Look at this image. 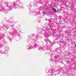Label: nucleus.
<instances>
[{"instance_id": "nucleus-1", "label": "nucleus", "mask_w": 76, "mask_h": 76, "mask_svg": "<svg viewBox=\"0 0 76 76\" xmlns=\"http://www.w3.org/2000/svg\"><path fill=\"white\" fill-rule=\"evenodd\" d=\"M54 70H51L49 71L48 72L50 74V75H52L54 73Z\"/></svg>"}, {"instance_id": "nucleus-2", "label": "nucleus", "mask_w": 76, "mask_h": 76, "mask_svg": "<svg viewBox=\"0 0 76 76\" xmlns=\"http://www.w3.org/2000/svg\"><path fill=\"white\" fill-rule=\"evenodd\" d=\"M2 28L5 30H7V29H7V27L6 26H3L2 27Z\"/></svg>"}, {"instance_id": "nucleus-3", "label": "nucleus", "mask_w": 76, "mask_h": 76, "mask_svg": "<svg viewBox=\"0 0 76 76\" xmlns=\"http://www.w3.org/2000/svg\"><path fill=\"white\" fill-rule=\"evenodd\" d=\"M3 37V34L1 33H0V39H2Z\"/></svg>"}, {"instance_id": "nucleus-4", "label": "nucleus", "mask_w": 76, "mask_h": 76, "mask_svg": "<svg viewBox=\"0 0 76 76\" xmlns=\"http://www.w3.org/2000/svg\"><path fill=\"white\" fill-rule=\"evenodd\" d=\"M46 42L47 43V44H48V45L51 42V41L50 40H48Z\"/></svg>"}, {"instance_id": "nucleus-5", "label": "nucleus", "mask_w": 76, "mask_h": 76, "mask_svg": "<svg viewBox=\"0 0 76 76\" xmlns=\"http://www.w3.org/2000/svg\"><path fill=\"white\" fill-rule=\"evenodd\" d=\"M49 45V47H52L53 45V44H52V43L51 42Z\"/></svg>"}, {"instance_id": "nucleus-6", "label": "nucleus", "mask_w": 76, "mask_h": 76, "mask_svg": "<svg viewBox=\"0 0 76 76\" xmlns=\"http://www.w3.org/2000/svg\"><path fill=\"white\" fill-rule=\"evenodd\" d=\"M9 8L10 10H12V6H9Z\"/></svg>"}, {"instance_id": "nucleus-7", "label": "nucleus", "mask_w": 76, "mask_h": 76, "mask_svg": "<svg viewBox=\"0 0 76 76\" xmlns=\"http://www.w3.org/2000/svg\"><path fill=\"white\" fill-rule=\"evenodd\" d=\"M52 10H53V11H54V12H56L57 11V10H56V9L55 8H52Z\"/></svg>"}, {"instance_id": "nucleus-8", "label": "nucleus", "mask_w": 76, "mask_h": 76, "mask_svg": "<svg viewBox=\"0 0 76 76\" xmlns=\"http://www.w3.org/2000/svg\"><path fill=\"white\" fill-rule=\"evenodd\" d=\"M34 47H38V45L36 44L34 45Z\"/></svg>"}, {"instance_id": "nucleus-9", "label": "nucleus", "mask_w": 76, "mask_h": 76, "mask_svg": "<svg viewBox=\"0 0 76 76\" xmlns=\"http://www.w3.org/2000/svg\"><path fill=\"white\" fill-rule=\"evenodd\" d=\"M11 4L12 5V6H15V4H14V2L12 4Z\"/></svg>"}, {"instance_id": "nucleus-10", "label": "nucleus", "mask_w": 76, "mask_h": 76, "mask_svg": "<svg viewBox=\"0 0 76 76\" xmlns=\"http://www.w3.org/2000/svg\"><path fill=\"white\" fill-rule=\"evenodd\" d=\"M7 12H8V11H7V10L5 11V13H7Z\"/></svg>"}, {"instance_id": "nucleus-11", "label": "nucleus", "mask_w": 76, "mask_h": 76, "mask_svg": "<svg viewBox=\"0 0 76 76\" xmlns=\"http://www.w3.org/2000/svg\"><path fill=\"white\" fill-rule=\"evenodd\" d=\"M48 39H44V41H46L47 42V41H48Z\"/></svg>"}, {"instance_id": "nucleus-12", "label": "nucleus", "mask_w": 76, "mask_h": 76, "mask_svg": "<svg viewBox=\"0 0 76 76\" xmlns=\"http://www.w3.org/2000/svg\"><path fill=\"white\" fill-rule=\"evenodd\" d=\"M48 50H50V47L48 46Z\"/></svg>"}, {"instance_id": "nucleus-13", "label": "nucleus", "mask_w": 76, "mask_h": 76, "mask_svg": "<svg viewBox=\"0 0 76 76\" xmlns=\"http://www.w3.org/2000/svg\"><path fill=\"white\" fill-rule=\"evenodd\" d=\"M46 12L45 11L44 12V14H46Z\"/></svg>"}, {"instance_id": "nucleus-14", "label": "nucleus", "mask_w": 76, "mask_h": 76, "mask_svg": "<svg viewBox=\"0 0 76 76\" xmlns=\"http://www.w3.org/2000/svg\"><path fill=\"white\" fill-rule=\"evenodd\" d=\"M2 9H3V8L2 7V8H1V10H2V11H3Z\"/></svg>"}, {"instance_id": "nucleus-15", "label": "nucleus", "mask_w": 76, "mask_h": 76, "mask_svg": "<svg viewBox=\"0 0 76 76\" xmlns=\"http://www.w3.org/2000/svg\"><path fill=\"white\" fill-rule=\"evenodd\" d=\"M42 49V48H40L39 49V50H41Z\"/></svg>"}, {"instance_id": "nucleus-16", "label": "nucleus", "mask_w": 76, "mask_h": 76, "mask_svg": "<svg viewBox=\"0 0 76 76\" xmlns=\"http://www.w3.org/2000/svg\"><path fill=\"white\" fill-rule=\"evenodd\" d=\"M57 50H59V49H56V51H57Z\"/></svg>"}, {"instance_id": "nucleus-17", "label": "nucleus", "mask_w": 76, "mask_h": 76, "mask_svg": "<svg viewBox=\"0 0 76 76\" xmlns=\"http://www.w3.org/2000/svg\"><path fill=\"white\" fill-rule=\"evenodd\" d=\"M0 47H2V45H1V44H0Z\"/></svg>"}, {"instance_id": "nucleus-18", "label": "nucleus", "mask_w": 76, "mask_h": 76, "mask_svg": "<svg viewBox=\"0 0 76 76\" xmlns=\"http://www.w3.org/2000/svg\"><path fill=\"white\" fill-rule=\"evenodd\" d=\"M75 47H76V45H75Z\"/></svg>"}, {"instance_id": "nucleus-19", "label": "nucleus", "mask_w": 76, "mask_h": 76, "mask_svg": "<svg viewBox=\"0 0 76 76\" xmlns=\"http://www.w3.org/2000/svg\"><path fill=\"white\" fill-rule=\"evenodd\" d=\"M29 49H31V47L29 48Z\"/></svg>"}, {"instance_id": "nucleus-20", "label": "nucleus", "mask_w": 76, "mask_h": 76, "mask_svg": "<svg viewBox=\"0 0 76 76\" xmlns=\"http://www.w3.org/2000/svg\"><path fill=\"white\" fill-rule=\"evenodd\" d=\"M8 5V4H7V6Z\"/></svg>"}, {"instance_id": "nucleus-21", "label": "nucleus", "mask_w": 76, "mask_h": 76, "mask_svg": "<svg viewBox=\"0 0 76 76\" xmlns=\"http://www.w3.org/2000/svg\"><path fill=\"white\" fill-rule=\"evenodd\" d=\"M0 52H1V51H0Z\"/></svg>"}, {"instance_id": "nucleus-22", "label": "nucleus", "mask_w": 76, "mask_h": 76, "mask_svg": "<svg viewBox=\"0 0 76 76\" xmlns=\"http://www.w3.org/2000/svg\"><path fill=\"white\" fill-rule=\"evenodd\" d=\"M12 26L13 27V26Z\"/></svg>"}, {"instance_id": "nucleus-23", "label": "nucleus", "mask_w": 76, "mask_h": 76, "mask_svg": "<svg viewBox=\"0 0 76 76\" xmlns=\"http://www.w3.org/2000/svg\"><path fill=\"white\" fill-rule=\"evenodd\" d=\"M32 37H34V36H32Z\"/></svg>"}, {"instance_id": "nucleus-24", "label": "nucleus", "mask_w": 76, "mask_h": 76, "mask_svg": "<svg viewBox=\"0 0 76 76\" xmlns=\"http://www.w3.org/2000/svg\"><path fill=\"white\" fill-rule=\"evenodd\" d=\"M34 36V35H33Z\"/></svg>"}]
</instances>
